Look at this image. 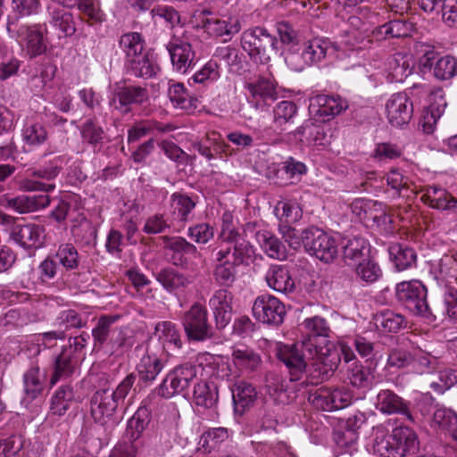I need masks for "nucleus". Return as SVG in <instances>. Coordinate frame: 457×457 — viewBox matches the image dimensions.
Returning a JSON list of instances; mask_svg holds the SVG:
<instances>
[{"instance_id":"obj_1","label":"nucleus","mask_w":457,"mask_h":457,"mask_svg":"<svg viewBox=\"0 0 457 457\" xmlns=\"http://www.w3.org/2000/svg\"><path fill=\"white\" fill-rule=\"evenodd\" d=\"M229 216L223 215L221 237L223 244L214 253L213 278L222 287H230L236 280L237 267L248 262L254 254L253 246L228 225Z\"/></svg>"},{"instance_id":"obj_2","label":"nucleus","mask_w":457,"mask_h":457,"mask_svg":"<svg viewBox=\"0 0 457 457\" xmlns=\"http://www.w3.org/2000/svg\"><path fill=\"white\" fill-rule=\"evenodd\" d=\"M277 357L288 369L290 381L301 380L306 374L307 361L316 360V364L328 366L329 370L337 367V363L328 364L332 354L323 352V348L315 345L310 338H304L302 342L294 345L279 344L277 346Z\"/></svg>"},{"instance_id":"obj_3","label":"nucleus","mask_w":457,"mask_h":457,"mask_svg":"<svg viewBox=\"0 0 457 457\" xmlns=\"http://www.w3.org/2000/svg\"><path fill=\"white\" fill-rule=\"evenodd\" d=\"M136 379L137 376L132 372L114 390L101 388L93 394L90 399V413L96 423L104 426L113 418L119 407H123Z\"/></svg>"},{"instance_id":"obj_4","label":"nucleus","mask_w":457,"mask_h":457,"mask_svg":"<svg viewBox=\"0 0 457 457\" xmlns=\"http://www.w3.org/2000/svg\"><path fill=\"white\" fill-rule=\"evenodd\" d=\"M214 357L209 353L198 354L195 363L187 362L176 366L170 370L162 383L154 389V394L169 399L186 390L192 380L196 378L198 370H204V366H210L213 363Z\"/></svg>"},{"instance_id":"obj_5","label":"nucleus","mask_w":457,"mask_h":457,"mask_svg":"<svg viewBox=\"0 0 457 457\" xmlns=\"http://www.w3.org/2000/svg\"><path fill=\"white\" fill-rule=\"evenodd\" d=\"M277 37L261 26L247 29L241 34L240 46L254 63L266 64L277 50Z\"/></svg>"},{"instance_id":"obj_6","label":"nucleus","mask_w":457,"mask_h":457,"mask_svg":"<svg viewBox=\"0 0 457 457\" xmlns=\"http://www.w3.org/2000/svg\"><path fill=\"white\" fill-rule=\"evenodd\" d=\"M301 52L289 51L285 56V62L292 70L301 71L306 65L319 63L328 57L334 55L337 46L328 38L314 37L305 42L299 49Z\"/></svg>"},{"instance_id":"obj_7","label":"nucleus","mask_w":457,"mask_h":457,"mask_svg":"<svg viewBox=\"0 0 457 457\" xmlns=\"http://www.w3.org/2000/svg\"><path fill=\"white\" fill-rule=\"evenodd\" d=\"M9 36L15 39L29 58H36L47 50V28L45 24H22L16 29L7 28Z\"/></svg>"},{"instance_id":"obj_8","label":"nucleus","mask_w":457,"mask_h":457,"mask_svg":"<svg viewBox=\"0 0 457 457\" xmlns=\"http://www.w3.org/2000/svg\"><path fill=\"white\" fill-rule=\"evenodd\" d=\"M395 297L412 314L426 318L430 315L427 302V288L421 281L412 279L397 283Z\"/></svg>"},{"instance_id":"obj_9","label":"nucleus","mask_w":457,"mask_h":457,"mask_svg":"<svg viewBox=\"0 0 457 457\" xmlns=\"http://www.w3.org/2000/svg\"><path fill=\"white\" fill-rule=\"evenodd\" d=\"M181 323L189 341L204 342L212 337V327L208 320L206 307L195 303L182 317Z\"/></svg>"},{"instance_id":"obj_10","label":"nucleus","mask_w":457,"mask_h":457,"mask_svg":"<svg viewBox=\"0 0 457 457\" xmlns=\"http://www.w3.org/2000/svg\"><path fill=\"white\" fill-rule=\"evenodd\" d=\"M303 245L308 251L325 262H332L338 253L336 239L317 228L303 230Z\"/></svg>"},{"instance_id":"obj_11","label":"nucleus","mask_w":457,"mask_h":457,"mask_svg":"<svg viewBox=\"0 0 457 457\" xmlns=\"http://www.w3.org/2000/svg\"><path fill=\"white\" fill-rule=\"evenodd\" d=\"M62 165V159L60 156L54 157L50 160L45 166L37 169H29L26 170L27 176L22 181V187L28 191H42L50 192L54 190L55 186L54 184L44 183L38 181L37 179L46 180H52L55 179Z\"/></svg>"},{"instance_id":"obj_12","label":"nucleus","mask_w":457,"mask_h":457,"mask_svg":"<svg viewBox=\"0 0 457 457\" xmlns=\"http://www.w3.org/2000/svg\"><path fill=\"white\" fill-rule=\"evenodd\" d=\"M165 47L170 54L174 71L186 74L195 67V53L187 38L174 36L165 45Z\"/></svg>"},{"instance_id":"obj_13","label":"nucleus","mask_w":457,"mask_h":457,"mask_svg":"<svg viewBox=\"0 0 457 457\" xmlns=\"http://www.w3.org/2000/svg\"><path fill=\"white\" fill-rule=\"evenodd\" d=\"M254 318L264 324L278 326L286 315L285 305L271 295H259L253 304Z\"/></svg>"},{"instance_id":"obj_14","label":"nucleus","mask_w":457,"mask_h":457,"mask_svg":"<svg viewBox=\"0 0 457 457\" xmlns=\"http://www.w3.org/2000/svg\"><path fill=\"white\" fill-rule=\"evenodd\" d=\"M10 238L23 249L34 251L44 245L46 229L33 222L15 223L11 228Z\"/></svg>"},{"instance_id":"obj_15","label":"nucleus","mask_w":457,"mask_h":457,"mask_svg":"<svg viewBox=\"0 0 457 457\" xmlns=\"http://www.w3.org/2000/svg\"><path fill=\"white\" fill-rule=\"evenodd\" d=\"M247 102L256 110L264 111L277 99L276 85L271 78L260 76L256 80L245 83Z\"/></svg>"},{"instance_id":"obj_16","label":"nucleus","mask_w":457,"mask_h":457,"mask_svg":"<svg viewBox=\"0 0 457 457\" xmlns=\"http://www.w3.org/2000/svg\"><path fill=\"white\" fill-rule=\"evenodd\" d=\"M310 112L328 121L339 115L348 108V102L338 95H317L310 99Z\"/></svg>"},{"instance_id":"obj_17","label":"nucleus","mask_w":457,"mask_h":457,"mask_svg":"<svg viewBox=\"0 0 457 457\" xmlns=\"http://www.w3.org/2000/svg\"><path fill=\"white\" fill-rule=\"evenodd\" d=\"M309 401L317 409L332 411L348 406L352 395L344 388H320L310 395Z\"/></svg>"},{"instance_id":"obj_18","label":"nucleus","mask_w":457,"mask_h":457,"mask_svg":"<svg viewBox=\"0 0 457 457\" xmlns=\"http://www.w3.org/2000/svg\"><path fill=\"white\" fill-rule=\"evenodd\" d=\"M164 247L171 252V262L176 266L187 268L199 256L196 246L182 237H163Z\"/></svg>"},{"instance_id":"obj_19","label":"nucleus","mask_w":457,"mask_h":457,"mask_svg":"<svg viewBox=\"0 0 457 457\" xmlns=\"http://www.w3.org/2000/svg\"><path fill=\"white\" fill-rule=\"evenodd\" d=\"M413 112L412 104L408 101L404 93L391 96L386 104V113L388 122L394 127H402L410 122Z\"/></svg>"},{"instance_id":"obj_20","label":"nucleus","mask_w":457,"mask_h":457,"mask_svg":"<svg viewBox=\"0 0 457 457\" xmlns=\"http://www.w3.org/2000/svg\"><path fill=\"white\" fill-rule=\"evenodd\" d=\"M421 200L432 209L457 213V198L438 185H428L423 188Z\"/></svg>"},{"instance_id":"obj_21","label":"nucleus","mask_w":457,"mask_h":457,"mask_svg":"<svg viewBox=\"0 0 457 457\" xmlns=\"http://www.w3.org/2000/svg\"><path fill=\"white\" fill-rule=\"evenodd\" d=\"M375 406L382 413L401 414L410 422H415V418L410 410V403L403 400L392 390H380L377 395Z\"/></svg>"},{"instance_id":"obj_22","label":"nucleus","mask_w":457,"mask_h":457,"mask_svg":"<svg viewBox=\"0 0 457 457\" xmlns=\"http://www.w3.org/2000/svg\"><path fill=\"white\" fill-rule=\"evenodd\" d=\"M148 99L145 87L140 86H127L119 88L110 100V107L121 113H128L131 104H141Z\"/></svg>"},{"instance_id":"obj_23","label":"nucleus","mask_w":457,"mask_h":457,"mask_svg":"<svg viewBox=\"0 0 457 457\" xmlns=\"http://www.w3.org/2000/svg\"><path fill=\"white\" fill-rule=\"evenodd\" d=\"M64 8L53 4L46 6V21L58 32L59 37H71L76 32L73 14Z\"/></svg>"},{"instance_id":"obj_24","label":"nucleus","mask_w":457,"mask_h":457,"mask_svg":"<svg viewBox=\"0 0 457 457\" xmlns=\"http://www.w3.org/2000/svg\"><path fill=\"white\" fill-rule=\"evenodd\" d=\"M232 294L226 288L214 292L209 300L218 328H225L232 318Z\"/></svg>"},{"instance_id":"obj_25","label":"nucleus","mask_w":457,"mask_h":457,"mask_svg":"<svg viewBox=\"0 0 457 457\" xmlns=\"http://www.w3.org/2000/svg\"><path fill=\"white\" fill-rule=\"evenodd\" d=\"M387 252L396 271L402 272L417 267L418 255L412 247L393 243L388 246Z\"/></svg>"},{"instance_id":"obj_26","label":"nucleus","mask_w":457,"mask_h":457,"mask_svg":"<svg viewBox=\"0 0 457 457\" xmlns=\"http://www.w3.org/2000/svg\"><path fill=\"white\" fill-rule=\"evenodd\" d=\"M165 363L166 361L147 348L136 366L139 381L153 383L165 367Z\"/></svg>"},{"instance_id":"obj_27","label":"nucleus","mask_w":457,"mask_h":457,"mask_svg":"<svg viewBox=\"0 0 457 457\" xmlns=\"http://www.w3.org/2000/svg\"><path fill=\"white\" fill-rule=\"evenodd\" d=\"M203 29L211 37H224V41H227L240 31L241 24L237 19L211 17L203 21Z\"/></svg>"},{"instance_id":"obj_28","label":"nucleus","mask_w":457,"mask_h":457,"mask_svg":"<svg viewBox=\"0 0 457 457\" xmlns=\"http://www.w3.org/2000/svg\"><path fill=\"white\" fill-rule=\"evenodd\" d=\"M268 286L281 294H289L295 289V283L289 270L279 264L271 265L265 274Z\"/></svg>"},{"instance_id":"obj_29","label":"nucleus","mask_w":457,"mask_h":457,"mask_svg":"<svg viewBox=\"0 0 457 457\" xmlns=\"http://www.w3.org/2000/svg\"><path fill=\"white\" fill-rule=\"evenodd\" d=\"M50 204V197L47 195H21L5 199L4 206L19 213H27L44 209Z\"/></svg>"},{"instance_id":"obj_30","label":"nucleus","mask_w":457,"mask_h":457,"mask_svg":"<svg viewBox=\"0 0 457 457\" xmlns=\"http://www.w3.org/2000/svg\"><path fill=\"white\" fill-rule=\"evenodd\" d=\"M349 23L352 28L345 31L343 43L351 48L365 49L371 46L372 38L368 37V24L357 16H351Z\"/></svg>"},{"instance_id":"obj_31","label":"nucleus","mask_w":457,"mask_h":457,"mask_svg":"<svg viewBox=\"0 0 457 457\" xmlns=\"http://www.w3.org/2000/svg\"><path fill=\"white\" fill-rule=\"evenodd\" d=\"M393 444L395 445L397 457L414 454L419 450L416 433L407 426H399L393 429Z\"/></svg>"},{"instance_id":"obj_32","label":"nucleus","mask_w":457,"mask_h":457,"mask_svg":"<svg viewBox=\"0 0 457 457\" xmlns=\"http://www.w3.org/2000/svg\"><path fill=\"white\" fill-rule=\"evenodd\" d=\"M370 256V245L367 239L355 237L343 245V258L346 265L353 267Z\"/></svg>"},{"instance_id":"obj_33","label":"nucleus","mask_w":457,"mask_h":457,"mask_svg":"<svg viewBox=\"0 0 457 457\" xmlns=\"http://www.w3.org/2000/svg\"><path fill=\"white\" fill-rule=\"evenodd\" d=\"M230 389L235 410L241 414L252 407L257 399L258 394L255 386L246 381H237Z\"/></svg>"},{"instance_id":"obj_34","label":"nucleus","mask_w":457,"mask_h":457,"mask_svg":"<svg viewBox=\"0 0 457 457\" xmlns=\"http://www.w3.org/2000/svg\"><path fill=\"white\" fill-rule=\"evenodd\" d=\"M119 317L115 315H103L99 317L96 326L92 329V337L94 340V348L97 351L107 348V344L116 334L114 323Z\"/></svg>"},{"instance_id":"obj_35","label":"nucleus","mask_w":457,"mask_h":457,"mask_svg":"<svg viewBox=\"0 0 457 457\" xmlns=\"http://www.w3.org/2000/svg\"><path fill=\"white\" fill-rule=\"evenodd\" d=\"M387 79L390 82H403L412 73L411 58L401 53H396L387 59Z\"/></svg>"},{"instance_id":"obj_36","label":"nucleus","mask_w":457,"mask_h":457,"mask_svg":"<svg viewBox=\"0 0 457 457\" xmlns=\"http://www.w3.org/2000/svg\"><path fill=\"white\" fill-rule=\"evenodd\" d=\"M175 129L176 126L172 123H163L155 120H142L128 130V142H136L154 131L168 133Z\"/></svg>"},{"instance_id":"obj_37","label":"nucleus","mask_w":457,"mask_h":457,"mask_svg":"<svg viewBox=\"0 0 457 457\" xmlns=\"http://www.w3.org/2000/svg\"><path fill=\"white\" fill-rule=\"evenodd\" d=\"M214 57L222 62L231 74L241 75L244 69V56L239 50L231 46L217 47Z\"/></svg>"},{"instance_id":"obj_38","label":"nucleus","mask_w":457,"mask_h":457,"mask_svg":"<svg viewBox=\"0 0 457 457\" xmlns=\"http://www.w3.org/2000/svg\"><path fill=\"white\" fill-rule=\"evenodd\" d=\"M256 241L268 256L283 260L287 257V250L283 243L270 231L261 229L255 233Z\"/></svg>"},{"instance_id":"obj_39","label":"nucleus","mask_w":457,"mask_h":457,"mask_svg":"<svg viewBox=\"0 0 457 457\" xmlns=\"http://www.w3.org/2000/svg\"><path fill=\"white\" fill-rule=\"evenodd\" d=\"M155 278L169 293H175L178 290L184 289L190 284L187 275L173 268L161 270L155 275Z\"/></svg>"},{"instance_id":"obj_40","label":"nucleus","mask_w":457,"mask_h":457,"mask_svg":"<svg viewBox=\"0 0 457 457\" xmlns=\"http://www.w3.org/2000/svg\"><path fill=\"white\" fill-rule=\"evenodd\" d=\"M128 72L137 78L150 79L154 77L158 66L146 52L125 63Z\"/></svg>"},{"instance_id":"obj_41","label":"nucleus","mask_w":457,"mask_h":457,"mask_svg":"<svg viewBox=\"0 0 457 457\" xmlns=\"http://www.w3.org/2000/svg\"><path fill=\"white\" fill-rule=\"evenodd\" d=\"M79 361V357L73 354L71 349H62L54 361V370L51 384H56L61 378L71 376Z\"/></svg>"},{"instance_id":"obj_42","label":"nucleus","mask_w":457,"mask_h":457,"mask_svg":"<svg viewBox=\"0 0 457 457\" xmlns=\"http://www.w3.org/2000/svg\"><path fill=\"white\" fill-rule=\"evenodd\" d=\"M439 361L431 353L420 348L411 352L410 370L418 375L431 374L438 370Z\"/></svg>"},{"instance_id":"obj_43","label":"nucleus","mask_w":457,"mask_h":457,"mask_svg":"<svg viewBox=\"0 0 457 457\" xmlns=\"http://www.w3.org/2000/svg\"><path fill=\"white\" fill-rule=\"evenodd\" d=\"M145 38L138 32H127L119 39V47L125 54V63L145 52Z\"/></svg>"},{"instance_id":"obj_44","label":"nucleus","mask_w":457,"mask_h":457,"mask_svg":"<svg viewBox=\"0 0 457 457\" xmlns=\"http://www.w3.org/2000/svg\"><path fill=\"white\" fill-rule=\"evenodd\" d=\"M373 453L381 457H397L395 445L393 444V434L388 435L383 427L373 428L371 444Z\"/></svg>"},{"instance_id":"obj_45","label":"nucleus","mask_w":457,"mask_h":457,"mask_svg":"<svg viewBox=\"0 0 457 457\" xmlns=\"http://www.w3.org/2000/svg\"><path fill=\"white\" fill-rule=\"evenodd\" d=\"M168 97L175 108L189 111L195 108L194 98L183 83L170 80L168 87Z\"/></svg>"},{"instance_id":"obj_46","label":"nucleus","mask_w":457,"mask_h":457,"mask_svg":"<svg viewBox=\"0 0 457 457\" xmlns=\"http://www.w3.org/2000/svg\"><path fill=\"white\" fill-rule=\"evenodd\" d=\"M433 425L447 432L457 441V413L453 410L445 407L437 408L433 415Z\"/></svg>"},{"instance_id":"obj_47","label":"nucleus","mask_w":457,"mask_h":457,"mask_svg":"<svg viewBox=\"0 0 457 457\" xmlns=\"http://www.w3.org/2000/svg\"><path fill=\"white\" fill-rule=\"evenodd\" d=\"M159 339L162 341L163 347L170 350H179L182 347V340L176 325L170 321L159 322L155 327Z\"/></svg>"},{"instance_id":"obj_48","label":"nucleus","mask_w":457,"mask_h":457,"mask_svg":"<svg viewBox=\"0 0 457 457\" xmlns=\"http://www.w3.org/2000/svg\"><path fill=\"white\" fill-rule=\"evenodd\" d=\"M374 321L378 328L389 333H396L405 326V318L391 310L377 313Z\"/></svg>"},{"instance_id":"obj_49","label":"nucleus","mask_w":457,"mask_h":457,"mask_svg":"<svg viewBox=\"0 0 457 457\" xmlns=\"http://www.w3.org/2000/svg\"><path fill=\"white\" fill-rule=\"evenodd\" d=\"M43 379L37 365H33L23 374V391L29 400L36 399L42 393Z\"/></svg>"},{"instance_id":"obj_50","label":"nucleus","mask_w":457,"mask_h":457,"mask_svg":"<svg viewBox=\"0 0 457 457\" xmlns=\"http://www.w3.org/2000/svg\"><path fill=\"white\" fill-rule=\"evenodd\" d=\"M274 213L281 221L280 224L295 223L303 216L299 204L288 199L278 201L274 208Z\"/></svg>"},{"instance_id":"obj_51","label":"nucleus","mask_w":457,"mask_h":457,"mask_svg":"<svg viewBox=\"0 0 457 457\" xmlns=\"http://www.w3.org/2000/svg\"><path fill=\"white\" fill-rule=\"evenodd\" d=\"M347 378L354 387L370 388L373 384L374 375L370 368L354 362L348 369Z\"/></svg>"},{"instance_id":"obj_52","label":"nucleus","mask_w":457,"mask_h":457,"mask_svg":"<svg viewBox=\"0 0 457 457\" xmlns=\"http://www.w3.org/2000/svg\"><path fill=\"white\" fill-rule=\"evenodd\" d=\"M193 397L196 405L211 408L218 400V391L213 384L202 380L195 384Z\"/></svg>"},{"instance_id":"obj_53","label":"nucleus","mask_w":457,"mask_h":457,"mask_svg":"<svg viewBox=\"0 0 457 457\" xmlns=\"http://www.w3.org/2000/svg\"><path fill=\"white\" fill-rule=\"evenodd\" d=\"M74 400V392L69 386H61L52 396L51 412L54 415L62 416L69 410Z\"/></svg>"},{"instance_id":"obj_54","label":"nucleus","mask_w":457,"mask_h":457,"mask_svg":"<svg viewBox=\"0 0 457 457\" xmlns=\"http://www.w3.org/2000/svg\"><path fill=\"white\" fill-rule=\"evenodd\" d=\"M386 184L394 197H408V193L412 192L411 179L398 170H391L386 174Z\"/></svg>"},{"instance_id":"obj_55","label":"nucleus","mask_w":457,"mask_h":457,"mask_svg":"<svg viewBox=\"0 0 457 457\" xmlns=\"http://www.w3.org/2000/svg\"><path fill=\"white\" fill-rule=\"evenodd\" d=\"M229 436L228 428H213L205 431L200 437L199 449L204 453H211L220 444L226 441Z\"/></svg>"},{"instance_id":"obj_56","label":"nucleus","mask_w":457,"mask_h":457,"mask_svg":"<svg viewBox=\"0 0 457 457\" xmlns=\"http://www.w3.org/2000/svg\"><path fill=\"white\" fill-rule=\"evenodd\" d=\"M232 361L240 370H254L261 363V357L249 348H237L233 350Z\"/></svg>"},{"instance_id":"obj_57","label":"nucleus","mask_w":457,"mask_h":457,"mask_svg":"<svg viewBox=\"0 0 457 457\" xmlns=\"http://www.w3.org/2000/svg\"><path fill=\"white\" fill-rule=\"evenodd\" d=\"M22 139L28 146L37 147L46 141L47 132L38 122H27L22 129Z\"/></svg>"},{"instance_id":"obj_58","label":"nucleus","mask_w":457,"mask_h":457,"mask_svg":"<svg viewBox=\"0 0 457 457\" xmlns=\"http://www.w3.org/2000/svg\"><path fill=\"white\" fill-rule=\"evenodd\" d=\"M149 423V411L145 406L139 407L128 421L127 434L130 440H136Z\"/></svg>"},{"instance_id":"obj_59","label":"nucleus","mask_w":457,"mask_h":457,"mask_svg":"<svg viewBox=\"0 0 457 457\" xmlns=\"http://www.w3.org/2000/svg\"><path fill=\"white\" fill-rule=\"evenodd\" d=\"M356 276L366 283H374L382 276V270L379 265L370 258L353 266Z\"/></svg>"},{"instance_id":"obj_60","label":"nucleus","mask_w":457,"mask_h":457,"mask_svg":"<svg viewBox=\"0 0 457 457\" xmlns=\"http://www.w3.org/2000/svg\"><path fill=\"white\" fill-rule=\"evenodd\" d=\"M56 258L59 263L67 270H77L79 266V255L72 244L60 245L56 252Z\"/></svg>"},{"instance_id":"obj_61","label":"nucleus","mask_w":457,"mask_h":457,"mask_svg":"<svg viewBox=\"0 0 457 457\" xmlns=\"http://www.w3.org/2000/svg\"><path fill=\"white\" fill-rule=\"evenodd\" d=\"M306 140L319 145H325L328 143L324 125L315 124L311 120L306 121L297 129Z\"/></svg>"},{"instance_id":"obj_62","label":"nucleus","mask_w":457,"mask_h":457,"mask_svg":"<svg viewBox=\"0 0 457 457\" xmlns=\"http://www.w3.org/2000/svg\"><path fill=\"white\" fill-rule=\"evenodd\" d=\"M170 199L174 207V213L177 218L183 222L189 220L191 212L195 207V202L187 195L174 193L171 195Z\"/></svg>"},{"instance_id":"obj_63","label":"nucleus","mask_w":457,"mask_h":457,"mask_svg":"<svg viewBox=\"0 0 457 457\" xmlns=\"http://www.w3.org/2000/svg\"><path fill=\"white\" fill-rule=\"evenodd\" d=\"M443 288L445 313L452 320L457 321V288L451 279L445 280Z\"/></svg>"},{"instance_id":"obj_64","label":"nucleus","mask_w":457,"mask_h":457,"mask_svg":"<svg viewBox=\"0 0 457 457\" xmlns=\"http://www.w3.org/2000/svg\"><path fill=\"white\" fill-rule=\"evenodd\" d=\"M434 75L436 79L445 80L457 75V59L445 55L439 58L433 67Z\"/></svg>"}]
</instances>
